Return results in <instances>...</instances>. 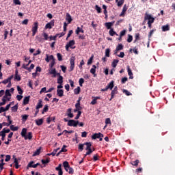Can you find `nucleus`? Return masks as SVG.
<instances>
[{
	"label": "nucleus",
	"mask_w": 175,
	"mask_h": 175,
	"mask_svg": "<svg viewBox=\"0 0 175 175\" xmlns=\"http://www.w3.org/2000/svg\"><path fill=\"white\" fill-rule=\"evenodd\" d=\"M55 21L52 20L45 25V29H51L54 27Z\"/></svg>",
	"instance_id": "6"
},
{
	"label": "nucleus",
	"mask_w": 175,
	"mask_h": 175,
	"mask_svg": "<svg viewBox=\"0 0 175 175\" xmlns=\"http://www.w3.org/2000/svg\"><path fill=\"white\" fill-rule=\"evenodd\" d=\"M109 33L110 36H114V35H116V36H118V34H117V33L114 31L113 29H111Z\"/></svg>",
	"instance_id": "31"
},
{
	"label": "nucleus",
	"mask_w": 175,
	"mask_h": 175,
	"mask_svg": "<svg viewBox=\"0 0 175 175\" xmlns=\"http://www.w3.org/2000/svg\"><path fill=\"white\" fill-rule=\"evenodd\" d=\"M67 125L68 126L76 127V126H77V125H79V121L75 120H68Z\"/></svg>",
	"instance_id": "5"
},
{
	"label": "nucleus",
	"mask_w": 175,
	"mask_h": 175,
	"mask_svg": "<svg viewBox=\"0 0 175 175\" xmlns=\"http://www.w3.org/2000/svg\"><path fill=\"white\" fill-rule=\"evenodd\" d=\"M93 161L94 162H96V161H99V155L96 154L93 156Z\"/></svg>",
	"instance_id": "49"
},
{
	"label": "nucleus",
	"mask_w": 175,
	"mask_h": 175,
	"mask_svg": "<svg viewBox=\"0 0 175 175\" xmlns=\"http://www.w3.org/2000/svg\"><path fill=\"white\" fill-rule=\"evenodd\" d=\"M49 73L50 75H53V77H57V70L55 68H52Z\"/></svg>",
	"instance_id": "24"
},
{
	"label": "nucleus",
	"mask_w": 175,
	"mask_h": 175,
	"mask_svg": "<svg viewBox=\"0 0 175 175\" xmlns=\"http://www.w3.org/2000/svg\"><path fill=\"white\" fill-rule=\"evenodd\" d=\"M93 60H94V55H92L90 57V59H88V65H92Z\"/></svg>",
	"instance_id": "46"
},
{
	"label": "nucleus",
	"mask_w": 175,
	"mask_h": 175,
	"mask_svg": "<svg viewBox=\"0 0 175 175\" xmlns=\"http://www.w3.org/2000/svg\"><path fill=\"white\" fill-rule=\"evenodd\" d=\"M151 18H154V17L146 12L145 14L144 20H151Z\"/></svg>",
	"instance_id": "34"
},
{
	"label": "nucleus",
	"mask_w": 175,
	"mask_h": 175,
	"mask_svg": "<svg viewBox=\"0 0 175 175\" xmlns=\"http://www.w3.org/2000/svg\"><path fill=\"white\" fill-rule=\"evenodd\" d=\"M127 70H128V75L129 76V79H133V73L132 72V70H131V68L129 66H127Z\"/></svg>",
	"instance_id": "14"
},
{
	"label": "nucleus",
	"mask_w": 175,
	"mask_h": 175,
	"mask_svg": "<svg viewBox=\"0 0 175 175\" xmlns=\"http://www.w3.org/2000/svg\"><path fill=\"white\" fill-rule=\"evenodd\" d=\"M118 62H120V60L113 59V61L111 63L112 68H116L117 67V64H118Z\"/></svg>",
	"instance_id": "28"
},
{
	"label": "nucleus",
	"mask_w": 175,
	"mask_h": 175,
	"mask_svg": "<svg viewBox=\"0 0 175 175\" xmlns=\"http://www.w3.org/2000/svg\"><path fill=\"white\" fill-rule=\"evenodd\" d=\"M42 36L44 38V40H49V34H47L46 33L44 32L42 33Z\"/></svg>",
	"instance_id": "59"
},
{
	"label": "nucleus",
	"mask_w": 175,
	"mask_h": 175,
	"mask_svg": "<svg viewBox=\"0 0 175 175\" xmlns=\"http://www.w3.org/2000/svg\"><path fill=\"white\" fill-rule=\"evenodd\" d=\"M47 111H49V105H45L42 109V114H44L45 113H47Z\"/></svg>",
	"instance_id": "33"
},
{
	"label": "nucleus",
	"mask_w": 175,
	"mask_h": 175,
	"mask_svg": "<svg viewBox=\"0 0 175 175\" xmlns=\"http://www.w3.org/2000/svg\"><path fill=\"white\" fill-rule=\"evenodd\" d=\"M63 166L65 170H66V167H68V169L70 167V165H69V162L68 161H64L63 163Z\"/></svg>",
	"instance_id": "37"
},
{
	"label": "nucleus",
	"mask_w": 175,
	"mask_h": 175,
	"mask_svg": "<svg viewBox=\"0 0 175 175\" xmlns=\"http://www.w3.org/2000/svg\"><path fill=\"white\" fill-rule=\"evenodd\" d=\"M18 110V105L16 104L14 107H12V111H14V113H16Z\"/></svg>",
	"instance_id": "47"
},
{
	"label": "nucleus",
	"mask_w": 175,
	"mask_h": 175,
	"mask_svg": "<svg viewBox=\"0 0 175 175\" xmlns=\"http://www.w3.org/2000/svg\"><path fill=\"white\" fill-rule=\"evenodd\" d=\"M108 90H113L114 88V81H111L108 85H107Z\"/></svg>",
	"instance_id": "19"
},
{
	"label": "nucleus",
	"mask_w": 175,
	"mask_h": 175,
	"mask_svg": "<svg viewBox=\"0 0 175 175\" xmlns=\"http://www.w3.org/2000/svg\"><path fill=\"white\" fill-rule=\"evenodd\" d=\"M126 10H128V7H126V4H125L123 6V9H122L121 14H120V16L121 17V16H124V14H125V12H126Z\"/></svg>",
	"instance_id": "21"
},
{
	"label": "nucleus",
	"mask_w": 175,
	"mask_h": 175,
	"mask_svg": "<svg viewBox=\"0 0 175 175\" xmlns=\"http://www.w3.org/2000/svg\"><path fill=\"white\" fill-rule=\"evenodd\" d=\"M80 116H81V111H79L77 115L75 118V120H79L80 118Z\"/></svg>",
	"instance_id": "62"
},
{
	"label": "nucleus",
	"mask_w": 175,
	"mask_h": 175,
	"mask_svg": "<svg viewBox=\"0 0 175 175\" xmlns=\"http://www.w3.org/2000/svg\"><path fill=\"white\" fill-rule=\"evenodd\" d=\"M36 125H38V126H40V125L43 124V119H38L36 120Z\"/></svg>",
	"instance_id": "29"
},
{
	"label": "nucleus",
	"mask_w": 175,
	"mask_h": 175,
	"mask_svg": "<svg viewBox=\"0 0 175 175\" xmlns=\"http://www.w3.org/2000/svg\"><path fill=\"white\" fill-rule=\"evenodd\" d=\"M64 83V77L59 76L57 79V84H62Z\"/></svg>",
	"instance_id": "35"
},
{
	"label": "nucleus",
	"mask_w": 175,
	"mask_h": 175,
	"mask_svg": "<svg viewBox=\"0 0 175 175\" xmlns=\"http://www.w3.org/2000/svg\"><path fill=\"white\" fill-rule=\"evenodd\" d=\"M84 144L85 146H87L85 150L90 149L92 146V144H91V142H85Z\"/></svg>",
	"instance_id": "42"
},
{
	"label": "nucleus",
	"mask_w": 175,
	"mask_h": 175,
	"mask_svg": "<svg viewBox=\"0 0 175 175\" xmlns=\"http://www.w3.org/2000/svg\"><path fill=\"white\" fill-rule=\"evenodd\" d=\"M14 5H21V1L20 0H13Z\"/></svg>",
	"instance_id": "64"
},
{
	"label": "nucleus",
	"mask_w": 175,
	"mask_h": 175,
	"mask_svg": "<svg viewBox=\"0 0 175 175\" xmlns=\"http://www.w3.org/2000/svg\"><path fill=\"white\" fill-rule=\"evenodd\" d=\"M12 79H13V75H11L7 79H4L1 83L5 85L8 84V83H10L12 81Z\"/></svg>",
	"instance_id": "12"
},
{
	"label": "nucleus",
	"mask_w": 175,
	"mask_h": 175,
	"mask_svg": "<svg viewBox=\"0 0 175 175\" xmlns=\"http://www.w3.org/2000/svg\"><path fill=\"white\" fill-rule=\"evenodd\" d=\"M96 66L93 65L92 68L90 69V73L94 75V77H96Z\"/></svg>",
	"instance_id": "9"
},
{
	"label": "nucleus",
	"mask_w": 175,
	"mask_h": 175,
	"mask_svg": "<svg viewBox=\"0 0 175 175\" xmlns=\"http://www.w3.org/2000/svg\"><path fill=\"white\" fill-rule=\"evenodd\" d=\"M124 2H125V0H120V1H118V6L119 7V8H121V6L122 5H124Z\"/></svg>",
	"instance_id": "53"
},
{
	"label": "nucleus",
	"mask_w": 175,
	"mask_h": 175,
	"mask_svg": "<svg viewBox=\"0 0 175 175\" xmlns=\"http://www.w3.org/2000/svg\"><path fill=\"white\" fill-rule=\"evenodd\" d=\"M63 166L65 170H66V167H68V169L70 167V165H69V162L68 161H64L63 163Z\"/></svg>",
	"instance_id": "36"
},
{
	"label": "nucleus",
	"mask_w": 175,
	"mask_h": 175,
	"mask_svg": "<svg viewBox=\"0 0 175 175\" xmlns=\"http://www.w3.org/2000/svg\"><path fill=\"white\" fill-rule=\"evenodd\" d=\"M38 27H39V23H38V22H35L33 23V26L32 27V29H31L32 36H35V35H36V32H38Z\"/></svg>",
	"instance_id": "3"
},
{
	"label": "nucleus",
	"mask_w": 175,
	"mask_h": 175,
	"mask_svg": "<svg viewBox=\"0 0 175 175\" xmlns=\"http://www.w3.org/2000/svg\"><path fill=\"white\" fill-rule=\"evenodd\" d=\"M51 121H53V122H55V117L47 118V119H46L47 124H50V122H51Z\"/></svg>",
	"instance_id": "38"
},
{
	"label": "nucleus",
	"mask_w": 175,
	"mask_h": 175,
	"mask_svg": "<svg viewBox=\"0 0 175 175\" xmlns=\"http://www.w3.org/2000/svg\"><path fill=\"white\" fill-rule=\"evenodd\" d=\"M75 40H72L69 41V42L67 44H68V47L73 49V48H72V46H75Z\"/></svg>",
	"instance_id": "43"
},
{
	"label": "nucleus",
	"mask_w": 175,
	"mask_h": 175,
	"mask_svg": "<svg viewBox=\"0 0 175 175\" xmlns=\"http://www.w3.org/2000/svg\"><path fill=\"white\" fill-rule=\"evenodd\" d=\"M17 91L18 92L19 95H23L24 93V91L23 89H21V88H20V86H17Z\"/></svg>",
	"instance_id": "50"
},
{
	"label": "nucleus",
	"mask_w": 175,
	"mask_h": 175,
	"mask_svg": "<svg viewBox=\"0 0 175 175\" xmlns=\"http://www.w3.org/2000/svg\"><path fill=\"white\" fill-rule=\"evenodd\" d=\"M11 131H13V132H16V131H18V127L17 126H15L14 127V125L12 124L10 126Z\"/></svg>",
	"instance_id": "45"
},
{
	"label": "nucleus",
	"mask_w": 175,
	"mask_h": 175,
	"mask_svg": "<svg viewBox=\"0 0 175 175\" xmlns=\"http://www.w3.org/2000/svg\"><path fill=\"white\" fill-rule=\"evenodd\" d=\"M117 94H118V91L113 90L111 92V98L109 99V100H111V99L114 98V95Z\"/></svg>",
	"instance_id": "30"
},
{
	"label": "nucleus",
	"mask_w": 175,
	"mask_h": 175,
	"mask_svg": "<svg viewBox=\"0 0 175 175\" xmlns=\"http://www.w3.org/2000/svg\"><path fill=\"white\" fill-rule=\"evenodd\" d=\"M95 9L98 13H102V8H100L98 5H96Z\"/></svg>",
	"instance_id": "51"
},
{
	"label": "nucleus",
	"mask_w": 175,
	"mask_h": 175,
	"mask_svg": "<svg viewBox=\"0 0 175 175\" xmlns=\"http://www.w3.org/2000/svg\"><path fill=\"white\" fill-rule=\"evenodd\" d=\"M43 101L42 100V99L38 100V103H37V105L36 107V109H42V107H43Z\"/></svg>",
	"instance_id": "16"
},
{
	"label": "nucleus",
	"mask_w": 175,
	"mask_h": 175,
	"mask_svg": "<svg viewBox=\"0 0 175 175\" xmlns=\"http://www.w3.org/2000/svg\"><path fill=\"white\" fill-rule=\"evenodd\" d=\"M86 150V153L85 154V157H87V155H91L92 153V148H89V149H85Z\"/></svg>",
	"instance_id": "39"
},
{
	"label": "nucleus",
	"mask_w": 175,
	"mask_h": 175,
	"mask_svg": "<svg viewBox=\"0 0 175 175\" xmlns=\"http://www.w3.org/2000/svg\"><path fill=\"white\" fill-rule=\"evenodd\" d=\"M80 32L81 33H84V30L83 29V28H80L79 27H78L75 31L76 35H79Z\"/></svg>",
	"instance_id": "26"
},
{
	"label": "nucleus",
	"mask_w": 175,
	"mask_h": 175,
	"mask_svg": "<svg viewBox=\"0 0 175 175\" xmlns=\"http://www.w3.org/2000/svg\"><path fill=\"white\" fill-rule=\"evenodd\" d=\"M57 96H59V98H62V96H64V90L57 89Z\"/></svg>",
	"instance_id": "13"
},
{
	"label": "nucleus",
	"mask_w": 175,
	"mask_h": 175,
	"mask_svg": "<svg viewBox=\"0 0 175 175\" xmlns=\"http://www.w3.org/2000/svg\"><path fill=\"white\" fill-rule=\"evenodd\" d=\"M79 84L80 87H83V84H84V79L80 78L79 80Z\"/></svg>",
	"instance_id": "54"
},
{
	"label": "nucleus",
	"mask_w": 175,
	"mask_h": 175,
	"mask_svg": "<svg viewBox=\"0 0 175 175\" xmlns=\"http://www.w3.org/2000/svg\"><path fill=\"white\" fill-rule=\"evenodd\" d=\"M58 36V34H56L55 36H51L49 37L50 40H57V37Z\"/></svg>",
	"instance_id": "60"
},
{
	"label": "nucleus",
	"mask_w": 175,
	"mask_h": 175,
	"mask_svg": "<svg viewBox=\"0 0 175 175\" xmlns=\"http://www.w3.org/2000/svg\"><path fill=\"white\" fill-rule=\"evenodd\" d=\"M22 137H24L25 140H31L32 139V132H29L27 135V129L23 128L21 133Z\"/></svg>",
	"instance_id": "1"
},
{
	"label": "nucleus",
	"mask_w": 175,
	"mask_h": 175,
	"mask_svg": "<svg viewBox=\"0 0 175 175\" xmlns=\"http://www.w3.org/2000/svg\"><path fill=\"white\" fill-rule=\"evenodd\" d=\"M132 40H133V36H132L131 34H129L127 38L128 43H131Z\"/></svg>",
	"instance_id": "48"
},
{
	"label": "nucleus",
	"mask_w": 175,
	"mask_h": 175,
	"mask_svg": "<svg viewBox=\"0 0 175 175\" xmlns=\"http://www.w3.org/2000/svg\"><path fill=\"white\" fill-rule=\"evenodd\" d=\"M10 132V129H3L1 131H0V136H2L1 140L3 142L5 140V137L6 136V133H9Z\"/></svg>",
	"instance_id": "2"
},
{
	"label": "nucleus",
	"mask_w": 175,
	"mask_h": 175,
	"mask_svg": "<svg viewBox=\"0 0 175 175\" xmlns=\"http://www.w3.org/2000/svg\"><path fill=\"white\" fill-rule=\"evenodd\" d=\"M42 150V147H40L38 149L36 150L33 154V157H37V155L40 154V151Z\"/></svg>",
	"instance_id": "27"
},
{
	"label": "nucleus",
	"mask_w": 175,
	"mask_h": 175,
	"mask_svg": "<svg viewBox=\"0 0 175 175\" xmlns=\"http://www.w3.org/2000/svg\"><path fill=\"white\" fill-rule=\"evenodd\" d=\"M84 146H85L84 144H79L78 146L79 151L80 152L83 151V150H84Z\"/></svg>",
	"instance_id": "41"
},
{
	"label": "nucleus",
	"mask_w": 175,
	"mask_h": 175,
	"mask_svg": "<svg viewBox=\"0 0 175 175\" xmlns=\"http://www.w3.org/2000/svg\"><path fill=\"white\" fill-rule=\"evenodd\" d=\"M80 87L79 86H78L77 88H75V90H74V94H75V95H79V94H80Z\"/></svg>",
	"instance_id": "40"
},
{
	"label": "nucleus",
	"mask_w": 175,
	"mask_h": 175,
	"mask_svg": "<svg viewBox=\"0 0 175 175\" xmlns=\"http://www.w3.org/2000/svg\"><path fill=\"white\" fill-rule=\"evenodd\" d=\"M62 164H59V165L55 168V170L58 172V175H63L64 172L62 171Z\"/></svg>",
	"instance_id": "7"
},
{
	"label": "nucleus",
	"mask_w": 175,
	"mask_h": 175,
	"mask_svg": "<svg viewBox=\"0 0 175 175\" xmlns=\"http://www.w3.org/2000/svg\"><path fill=\"white\" fill-rule=\"evenodd\" d=\"M75 109H78L79 111L81 110V106H80V103H76L75 104Z\"/></svg>",
	"instance_id": "57"
},
{
	"label": "nucleus",
	"mask_w": 175,
	"mask_h": 175,
	"mask_svg": "<svg viewBox=\"0 0 175 175\" xmlns=\"http://www.w3.org/2000/svg\"><path fill=\"white\" fill-rule=\"evenodd\" d=\"M41 162L43 165H47V163H50V159H46V160L42 159Z\"/></svg>",
	"instance_id": "44"
},
{
	"label": "nucleus",
	"mask_w": 175,
	"mask_h": 175,
	"mask_svg": "<svg viewBox=\"0 0 175 175\" xmlns=\"http://www.w3.org/2000/svg\"><path fill=\"white\" fill-rule=\"evenodd\" d=\"M30 98H31L30 96L25 97L24 99H23V105H28V103H29Z\"/></svg>",
	"instance_id": "22"
},
{
	"label": "nucleus",
	"mask_w": 175,
	"mask_h": 175,
	"mask_svg": "<svg viewBox=\"0 0 175 175\" xmlns=\"http://www.w3.org/2000/svg\"><path fill=\"white\" fill-rule=\"evenodd\" d=\"M138 40H140V33H136L135 34V40L133 41V43H136Z\"/></svg>",
	"instance_id": "25"
},
{
	"label": "nucleus",
	"mask_w": 175,
	"mask_h": 175,
	"mask_svg": "<svg viewBox=\"0 0 175 175\" xmlns=\"http://www.w3.org/2000/svg\"><path fill=\"white\" fill-rule=\"evenodd\" d=\"M14 80H16V81H20L21 80V77H20V75H18V70H15Z\"/></svg>",
	"instance_id": "15"
},
{
	"label": "nucleus",
	"mask_w": 175,
	"mask_h": 175,
	"mask_svg": "<svg viewBox=\"0 0 175 175\" xmlns=\"http://www.w3.org/2000/svg\"><path fill=\"white\" fill-rule=\"evenodd\" d=\"M161 29L163 32H166L167 31L170 30V27L169 26V25H165L161 27Z\"/></svg>",
	"instance_id": "17"
},
{
	"label": "nucleus",
	"mask_w": 175,
	"mask_h": 175,
	"mask_svg": "<svg viewBox=\"0 0 175 175\" xmlns=\"http://www.w3.org/2000/svg\"><path fill=\"white\" fill-rule=\"evenodd\" d=\"M29 115H22V120L27 121L28 120Z\"/></svg>",
	"instance_id": "56"
},
{
	"label": "nucleus",
	"mask_w": 175,
	"mask_h": 175,
	"mask_svg": "<svg viewBox=\"0 0 175 175\" xmlns=\"http://www.w3.org/2000/svg\"><path fill=\"white\" fill-rule=\"evenodd\" d=\"M67 116L68 117H69L70 118H73L74 115L72 113V108H69L67 109Z\"/></svg>",
	"instance_id": "18"
},
{
	"label": "nucleus",
	"mask_w": 175,
	"mask_h": 175,
	"mask_svg": "<svg viewBox=\"0 0 175 175\" xmlns=\"http://www.w3.org/2000/svg\"><path fill=\"white\" fill-rule=\"evenodd\" d=\"M70 65H75V57H72L70 59Z\"/></svg>",
	"instance_id": "63"
},
{
	"label": "nucleus",
	"mask_w": 175,
	"mask_h": 175,
	"mask_svg": "<svg viewBox=\"0 0 175 175\" xmlns=\"http://www.w3.org/2000/svg\"><path fill=\"white\" fill-rule=\"evenodd\" d=\"M155 31H157L156 29L150 30V31L149 32V34L148 36L149 39H150V38L152 36V33H154V32H155Z\"/></svg>",
	"instance_id": "52"
},
{
	"label": "nucleus",
	"mask_w": 175,
	"mask_h": 175,
	"mask_svg": "<svg viewBox=\"0 0 175 175\" xmlns=\"http://www.w3.org/2000/svg\"><path fill=\"white\" fill-rule=\"evenodd\" d=\"M105 57H110V49H105Z\"/></svg>",
	"instance_id": "55"
},
{
	"label": "nucleus",
	"mask_w": 175,
	"mask_h": 175,
	"mask_svg": "<svg viewBox=\"0 0 175 175\" xmlns=\"http://www.w3.org/2000/svg\"><path fill=\"white\" fill-rule=\"evenodd\" d=\"M57 57L58 61H62V55H61V53H57Z\"/></svg>",
	"instance_id": "61"
},
{
	"label": "nucleus",
	"mask_w": 175,
	"mask_h": 175,
	"mask_svg": "<svg viewBox=\"0 0 175 175\" xmlns=\"http://www.w3.org/2000/svg\"><path fill=\"white\" fill-rule=\"evenodd\" d=\"M114 21L105 23V26L106 27L107 29H111V27L114 25Z\"/></svg>",
	"instance_id": "8"
},
{
	"label": "nucleus",
	"mask_w": 175,
	"mask_h": 175,
	"mask_svg": "<svg viewBox=\"0 0 175 175\" xmlns=\"http://www.w3.org/2000/svg\"><path fill=\"white\" fill-rule=\"evenodd\" d=\"M68 150L66 149V146L64 145L61 150L58 153H57L56 157H59V154H61V152H66Z\"/></svg>",
	"instance_id": "11"
},
{
	"label": "nucleus",
	"mask_w": 175,
	"mask_h": 175,
	"mask_svg": "<svg viewBox=\"0 0 175 175\" xmlns=\"http://www.w3.org/2000/svg\"><path fill=\"white\" fill-rule=\"evenodd\" d=\"M100 133H94L92 136V139L93 140H95L96 139H100Z\"/></svg>",
	"instance_id": "23"
},
{
	"label": "nucleus",
	"mask_w": 175,
	"mask_h": 175,
	"mask_svg": "<svg viewBox=\"0 0 175 175\" xmlns=\"http://www.w3.org/2000/svg\"><path fill=\"white\" fill-rule=\"evenodd\" d=\"M123 93L125 94L127 96H130V95H132V93H130L129 91L126 90H123Z\"/></svg>",
	"instance_id": "58"
},
{
	"label": "nucleus",
	"mask_w": 175,
	"mask_h": 175,
	"mask_svg": "<svg viewBox=\"0 0 175 175\" xmlns=\"http://www.w3.org/2000/svg\"><path fill=\"white\" fill-rule=\"evenodd\" d=\"M46 55V58L45 59V61L46 62H50V61H51V59H54V56L53 55Z\"/></svg>",
	"instance_id": "20"
},
{
	"label": "nucleus",
	"mask_w": 175,
	"mask_h": 175,
	"mask_svg": "<svg viewBox=\"0 0 175 175\" xmlns=\"http://www.w3.org/2000/svg\"><path fill=\"white\" fill-rule=\"evenodd\" d=\"M33 161H31L27 166V168L28 169V167H33L34 169L38 167V166H40L42 168L44 167L46 165H41L40 163H37L36 164H34Z\"/></svg>",
	"instance_id": "4"
},
{
	"label": "nucleus",
	"mask_w": 175,
	"mask_h": 175,
	"mask_svg": "<svg viewBox=\"0 0 175 175\" xmlns=\"http://www.w3.org/2000/svg\"><path fill=\"white\" fill-rule=\"evenodd\" d=\"M121 50H124V45H122V44H118L116 46V51H120Z\"/></svg>",
	"instance_id": "32"
},
{
	"label": "nucleus",
	"mask_w": 175,
	"mask_h": 175,
	"mask_svg": "<svg viewBox=\"0 0 175 175\" xmlns=\"http://www.w3.org/2000/svg\"><path fill=\"white\" fill-rule=\"evenodd\" d=\"M66 21H68V24H70V23H72V16H70V14L66 13Z\"/></svg>",
	"instance_id": "10"
}]
</instances>
